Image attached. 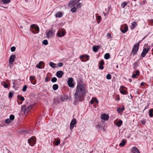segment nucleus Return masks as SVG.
<instances>
[{
    "mask_svg": "<svg viewBox=\"0 0 153 153\" xmlns=\"http://www.w3.org/2000/svg\"><path fill=\"white\" fill-rule=\"evenodd\" d=\"M85 94V91L84 87L80 84H78L76 91L74 94L75 102H77L82 101Z\"/></svg>",
    "mask_w": 153,
    "mask_h": 153,
    "instance_id": "1",
    "label": "nucleus"
},
{
    "mask_svg": "<svg viewBox=\"0 0 153 153\" xmlns=\"http://www.w3.org/2000/svg\"><path fill=\"white\" fill-rule=\"evenodd\" d=\"M30 30L33 33L36 34L39 32V29L38 26L34 24L30 26Z\"/></svg>",
    "mask_w": 153,
    "mask_h": 153,
    "instance_id": "2",
    "label": "nucleus"
},
{
    "mask_svg": "<svg viewBox=\"0 0 153 153\" xmlns=\"http://www.w3.org/2000/svg\"><path fill=\"white\" fill-rule=\"evenodd\" d=\"M80 0H71L68 3V6L70 7H72L76 5L80 1Z\"/></svg>",
    "mask_w": 153,
    "mask_h": 153,
    "instance_id": "3",
    "label": "nucleus"
},
{
    "mask_svg": "<svg viewBox=\"0 0 153 153\" xmlns=\"http://www.w3.org/2000/svg\"><path fill=\"white\" fill-rule=\"evenodd\" d=\"M120 29L122 32L124 33L128 30V26L127 25H122Z\"/></svg>",
    "mask_w": 153,
    "mask_h": 153,
    "instance_id": "4",
    "label": "nucleus"
},
{
    "mask_svg": "<svg viewBox=\"0 0 153 153\" xmlns=\"http://www.w3.org/2000/svg\"><path fill=\"white\" fill-rule=\"evenodd\" d=\"M28 142L31 146H33L36 142L35 137H31L28 139Z\"/></svg>",
    "mask_w": 153,
    "mask_h": 153,
    "instance_id": "5",
    "label": "nucleus"
},
{
    "mask_svg": "<svg viewBox=\"0 0 153 153\" xmlns=\"http://www.w3.org/2000/svg\"><path fill=\"white\" fill-rule=\"evenodd\" d=\"M139 45L137 44V45H134L133 47L131 53H132L134 55L136 54L138 51L139 49Z\"/></svg>",
    "mask_w": 153,
    "mask_h": 153,
    "instance_id": "6",
    "label": "nucleus"
},
{
    "mask_svg": "<svg viewBox=\"0 0 153 153\" xmlns=\"http://www.w3.org/2000/svg\"><path fill=\"white\" fill-rule=\"evenodd\" d=\"M73 79L72 78H69L67 81L68 86L70 87H73L74 84L73 83Z\"/></svg>",
    "mask_w": 153,
    "mask_h": 153,
    "instance_id": "7",
    "label": "nucleus"
},
{
    "mask_svg": "<svg viewBox=\"0 0 153 153\" xmlns=\"http://www.w3.org/2000/svg\"><path fill=\"white\" fill-rule=\"evenodd\" d=\"M76 121L75 119H74L71 120L70 125V128L71 129H73L75 125L76 124Z\"/></svg>",
    "mask_w": 153,
    "mask_h": 153,
    "instance_id": "8",
    "label": "nucleus"
},
{
    "mask_svg": "<svg viewBox=\"0 0 153 153\" xmlns=\"http://www.w3.org/2000/svg\"><path fill=\"white\" fill-rule=\"evenodd\" d=\"M16 58L15 55H12L10 56L9 58V63L13 65V62L15 61V59Z\"/></svg>",
    "mask_w": 153,
    "mask_h": 153,
    "instance_id": "9",
    "label": "nucleus"
},
{
    "mask_svg": "<svg viewBox=\"0 0 153 153\" xmlns=\"http://www.w3.org/2000/svg\"><path fill=\"white\" fill-rule=\"evenodd\" d=\"M55 31L53 30H49L47 33H46L47 38H48L49 37H52L54 36Z\"/></svg>",
    "mask_w": 153,
    "mask_h": 153,
    "instance_id": "10",
    "label": "nucleus"
},
{
    "mask_svg": "<svg viewBox=\"0 0 153 153\" xmlns=\"http://www.w3.org/2000/svg\"><path fill=\"white\" fill-rule=\"evenodd\" d=\"M149 49V48L143 49V50L141 54V56L142 57H143L145 56L146 54L148 52Z\"/></svg>",
    "mask_w": 153,
    "mask_h": 153,
    "instance_id": "11",
    "label": "nucleus"
},
{
    "mask_svg": "<svg viewBox=\"0 0 153 153\" xmlns=\"http://www.w3.org/2000/svg\"><path fill=\"white\" fill-rule=\"evenodd\" d=\"M64 74V72L62 71H58L56 72V76L58 78H61L63 74Z\"/></svg>",
    "mask_w": 153,
    "mask_h": 153,
    "instance_id": "12",
    "label": "nucleus"
},
{
    "mask_svg": "<svg viewBox=\"0 0 153 153\" xmlns=\"http://www.w3.org/2000/svg\"><path fill=\"white\" fill-rule=\"evenodd\" d=\"M60 103H61V100L59 98H55L54 99L53 103L54 105H57Z\"/></svg>",
    "mask_w": 153,
    "mask_h": 153,
    "instance_id": "13",
    "label": "nucleus"
},
{
    "mask_svg": "<svg viewBox=\"0 0 153 153\" xmlns=\"http://www.w3.org/2000/svg\"><path fill=\"white\" fill-rule=\"evenodd\" d=\"M101 117L102 119L107 120L108 119L109 116L108 115L104 113L102 115Z\"/></svg>",
    "mask_w": 153,
    "mask_h": 153,
    "instance_id": "14",
    "label": "nucleus"
},
{
    "mask_svg": "<svg viewBox=\"0 0 153 153\" xmlns=\"http://www.w3.org/2000/svg\"><path fill=\"white\" fill-rule=\"evenodd\" d=\"M65 31H62L59 32L57 33V36L59 37H62L64 36L65 35Z\"/></svg>",
    "mask_w": 153,
    "mask_h": 153,
    "instance_id": "15",
    "label": "nucleus"
},
{
    "mask_svg": "<svg viewBox=\"0 0 153 153\" xmlns=\"http://www.w3.org/2000/svg\"><path fill=\"white\" fill-rule=\"evenodd\" d=\"M30 79L31 83L33 85H35L36 83V81L34 80L35 78L33 76H30Z\"/></svg>",
    "mask_w": 153,
    "mask_h": 153,
    "instance_id": "16",
    "label": "nucleus"
},
{
    "mask_svg": "<svg viewBox=\"0 0 153 153\" xmlns=\"http://www.w3.org/2000/svg\"><path fill=\"white\" fill-rule=\"evenodd\" d=\"M55 16L56 17L61 18L63 14L62 12L59 11L56 13Z\"/></svg>",
    "mask_w": 153,
    "mask_h": 153,
    "instance_id": "17",
    "label": "nucleus"
},
{
    "mask_svg": "<svg viewBox=\"0 0 153 153\" xmlns=\"http://www.w3.org/2000/svg\"><path fill=\"white\" fill-rule=\"evenodd\" d=\"M137 24L136 22H134L131 23V25L130 26L131 29H134L137 25Z\"/></svg>",
    "mask_w": 153,
    "mask_h": 153,
    "instance_id": "18",
    "label": "nucleus"
},
{
    "mask_svg": "<svg viewBox=\"0 0 153 153\" xmlns=\"http://www.w3.org/2000/svg\"><path fill=\"white\" fill-rule=\"evenodd\" d=\"M114 123L116 126L119 127L122 125L123 121L121 120H120L118 122H114Z\"/></svg>",
    "mask_w": 153,
    "mask_h": 153,
    "instance_id": "19",
    "label": "nucleus"
},
{
    "mask_svg": "<svg viewBox=\"0 0 153 153\" xmlns=\"http://www.w3.org/2000/svg\"><path fill=\"white\" fill-rule=\"evenodd\" d=\"M132 153H140L138 149L135 147L132 148Z\"/></svg>",
    "mask_w": 153,
    "mask_h": 153,
    "instance_id": "20",
    "label": "nucleus"
},
{
    "mask_svg": "<svg viewBox=\"0 0 153 153\" xmlns=\"http://www.w3.org/2000/svg\"><path fill=\"white\" fill-rule=\"evenodd\" d=\"M100 48V46L97 45V46H94L93 47V50L94 52H97L98 50Z\"/></svg>",
    "mask_w": 153,
    "mask_h": 153,
    "instance_id": "21",
    "label": "nucleus"
},
{
    "mask_svg": "<svg viewBox=\"0 0 153 153\" xmlns=\"http://www.w3.org/2000/svg\"><path fill=\"white\" fill-rule=\"evenodd\" d=\"M135 74H133L132 75V77L133 78H137V76L139 74L140 72L139 71L137 70L135 72Z\"/></svg>",
    "mask_w": 153,
    "mask_h": 153,
    "instance_id": "22",
    "label": "nucleus"
},
{
    "mask_svg": "<svg viewBox=\"0 0 153 153\" xmlns=\"http://www.w3.org/2000/svg\"><path fill=\"white\" fill-rule=\"evenodd\" d=\"M59 99H60L61 102H64L65 100H67V97L65 95H62Z\"/></svg>",
    "mask_w": 153,
    "mask_h": 153,
    "instance_id": "23",
    "label": "nucleus"
},
{
    "mask_svg": "<svg viewBox=\"0 0 153 153\" xmlns=\"http://www.w3.org/2000/svg\"><path fill=\"white\" fill-rule=\"evenodd\" d=\"M32 106L31 105H30L29 106H28L26 108H25V113H27L30 110L31 108L32 107Z\"/></svg>",
    "mask_w": 153,
    "mask_h": 153,
    "instance_id": "24",
    "label": "nucleus"
},
{
    "mask_svg": "<svg viewBox=\"0 0 153 153\" xmlns=\"http://www.w3.org/2000/svg\"><path fill=\"white\" fill-rule=\"evenodd\" d=\"M49 65L51 67H52L53 68H55L56 67V64L52 62H50L49 63Z\"/></svg>",
    "mask_w": 153,
    "mask_h": 153,
    "instance_id": "25",
    "label": "nucleus"
},
{
    "mask_svg": "<svg viewBox=\"0 0 153 153\" xmlns=\"http://www.w3.org/2000/svg\"><path fill=\"white\" fill-rule=\"evenodd\" d=\"M153 109H150L149 111V116L150 117H152L153 116Z\"/></svg>",
    "mask_w": 153,
    "mask_h": 153,
    "instance_id": "26",
    "label": "nucleus"
},
{
    "mask_svg": "<svg viewBox=\"0 0 153 153\" xmlns=\"http://www.w3.org/2000/svg\"><path fill=\"white\" fill-rule=\"evenodd\" d=\"M60 140L59 139L57 140H55L53 141L54 143L56 146L59 145L60 144Z\"/></svg>",
    "mask_w": 153,
    "mask_h": 153,
    "instance_id": "27",
    "label": "nucleus"
},
{
    "mask_svg": "<svg viewBox=\"0 0 153 153\" xmlns=\"http://www.w3.org/2000/svg\"><path fill=\"white\" fill-rule=\"evenodd\" d=\"M59 86L57 84H54L53 86V89L54 90H56L58 88Z\"/></svg>",
    "mask_w": 153,
    "mask_h": 153,
    "instance_id": "28",
    "label": "nucleus"
},
{
    "mask_svg": "<svg viewBox=\"0 0 153 153\" xmlns=\"http://www.w3.org/2000/svg\"><path fill=\"white\" fill-rule=\"evenodd\" d=\"M110 58V55L109 53H106L104 55V58L106 59H108Z\"/></svg>",
    "mask_w": 153,
    "mask_h": 153,
    "instance_id": "29",
    "label": "nucleus"
},
{
    "mask_svg": "<svg viewBox=\"0 0 153 153\" xmlns=\"http://www.w3.org/2000/svg\"><path fill=\"white\" fill-rule=\"evenodd\" d=\"M126 144V142L123 139L122 140V141H121V142L119 144V145L120 146H124Z\"/></svg>",
    "mask_w": 153,
    "mask_h": 153,
    "instance_id": "30",
    "label": "nucleus"
},
{
    "mask_svg": "<svg viewBox=\"0 0 153 153\" xmlns=\"http://www.w3.org/2000/svg\"><path fill=\"white\" fill-rule=\"evenodd\" d=\"M57 80V79L56 77H53L51 79V81L53 82L54 83L56 82Z\"/></svg>",
    "mask_w": 153,
    "mask_h": 153,
    "instance_id": "31",
    "label": "nucleus"
},
{
    "mask_svg": "<svg viewBox=\"0 0 153 153\" xmlns=\"http://www.w3.org/2000/svg\"><path fill=\"white\" fill-rule=\"evenodd\" d=\"M128 3L124 2L121 4V7L123 8H124L125 6L128 4Z\"/></svg>",
    "mask_w": 153,
    "mask_h": 153,
    "instance_id": "32",
    "label": "nucleus"
},
{
    "mask_svg": "<svg viewBox=\"0 0 153 153\" xmlns=\"http://www.w3.org/2000/svg\"><path fill=\"white\" fill-rule=\"evenodd\" d=\"M10 120H13L15 118L13 114H11L10 116Z\"/></svg>",
    "mask_w": 153,
    "mask_h": 153,
    "instance_id": "33",
    "label": "nucleus"
},
{
    "mask_svg": "<svg viewBox=\"0 0 153 153\" xmlns=\"http://www.w3.org/2000/svg\"><path fill=\"white\" fill-rule=\"evenodd\" d=\"M106 78L107 79H111V75L109 74H108L106 76Z\"/></svg>",
    "mask_w": 153,
    "mask_h": 153,
    "instance_id": "34",
    "label": "nucleus"
},
{
    "mask_svg": "<svg viewBox=\"0 0 153 153\" xmlns=\"http://www.w3.org/2000/svg\"><path fill=\"white\" fill-rule=\"evenodd\" d=\"M42 44L45 45H47L48 44V42L47 40H44L42 41Z\"/></svg>",
    "mask_w": 153,
    "mask_h": 153,
    "instance_id": "35",
    "label": "nucleus"
},
{
    "mask_svg": "<svg viewBox=\"0 0 153 153\" xmlns=\"http://www.w3.org/2000/svg\"><path fill=\"white\" fill-rule=\"evenodd\" d=\"M76 9L75 7H73L71 9V11L72 12H75L76 11Z\"/></svg>",
    "mask_w": 153,
    "mask_h": 153,
    "instance_id": "36",
    "label": "nucleus"
},
{
    "mask_svg": "<svg viewBox=\"0 0 153 153\" xmlns=\"http://www.w3.org/2000/svg\"><path fill=\"white\" fill-rule=\"evenodd\" d=\"M4 3L7 4L9 3L10 1V0H2Z\"/></svg>",
    "mask_w": 153,
    "mask_h": 153,
    "instance_id": "37",
    "label": "nucleus"
},
{
    "mask_svg": "<svg viewBox=\"0 0 153 153\" xmlns=\"http://www.w3.org/2000/svg\"><path fill=\"white\" fill-rule=\"evenodd\" d=\"M5 122L6 124H8L10 123L11 120L9 119L8 118L6 119L5 120Z\"/></svg>",
    "mask_w": 153,
    "mask_h": 153,
    "instance_id": "38",
    "label": "nucleus"
},
{
    "mask_svg": "<svg viewBox=\"0 0 153 153\" xmlns=\"http://www.w3.org/2000/svg\"><path fill=\"white\" fill-rule=\"evenodd\" d=\"M17 97L19 98L20 99V100H21L22 101H23L25 100L24 98L23 97H22V96H21L18 95V96H17Z\"/></svg>",
    "mask_w": 153,
    "mask_h": 153,
    "instance_id": "39",
    "label": "nucleus"
},
{
    "mask_svg": "<svg viewBox=\"0 0 153 153\" xmlns=\"http://www.w3.org/2000/svg\"><path fill=\"white\" fill-rule=\"evenodd\" d=\"M27 86L26 85H25L23 87L22 91H26L27 88Z\"/></svg>",
    "mask_w": 153,
    "mask_h": 153,
    "instance_id": "40",
    "label": "nucleus"
},
{
    "mask_svg": "<svg viewBox=\"0 0 153 153\" xmlns=\"http://www.w3.org/2000/svg\"><path fill=\"white\" fill-rule=\"evenodd\" d=\"M120 93L123 94H126V91L125 90H120Z\"/></svg>",
    "mask_w": 153,
    "mask_h": 153,
    "instance_id": "41",
    "label": "nucleus"
},
{
    "mask_svg": "<svg viewBox=\"0 0 153 153\" xmlns=\"http://www.w3.org/2000/svg\"><path fill=\"white\" fill-rule=\"evenodd\" d=\"M26 105H24L22 106L21 107V111L25 112V109Z\"/></svg>",
    "mask_w": 153,
    "mask_h": 153,
    "instance_id": "42",
    "label": "nucleus"
},
{
    "mask_svg": "<svg viewBox=\"0 0 153 153\" xmlns=\"http://www.w3.org/2000/svg\"><path fill=\"white\" fill-rule=\"evenodd\" d=\"M16 48L15 47H14V46L10 48L11 51L12 52H13L15 51V50H16Z\"/></svg>",
    "mask_w": 153,
    "mask_h": 153,
    "instance_id": "43",
    "label": "nucleus"
},
{
    "mask_svg": "<svg viewBox=\"0 0 153 153\" xmlns=\"http://www.w3.org/2000/svg\"><path fill=\"white\" fill-rule=\"evenodd\" d=\"M63 65V63L62 62H59L57 64L58 66L59 67H62Z\"/></svg>",
    "mask_w": 153,
    "mask_h": 153,
    "instance_id": "44",
    "label": "nucleus"
},
{
    "mask_svg": "<svg viewBox=\"0 0 153 153\" xmlns=\"http://www.w3.org/2000/svg\"><path fill=\"white\" fill-rule=\"evenodd\" d=\"M82 4L81 3H79L76 5V7L77 8H80Z\"/></svg>",
    "mask_w": 153,
    "mask_h": 153,
    "instance_id": "45",
    "label": "nucleus"
},
{
    "mask_svg": "<svg viewBox=\"0 0 153 153\" xmlns=\"http://www.w3.org/2000/svg\"><path fill=\"white\" fill-rule=\"evenodd\" d=\"M13 95V93L12 92H10L9 94V97L10 98H11L12 97Z\"/></svg>",
    "mask_w": 153,
    "mask_h": 153,
    "instance_id": "46",
    "label": "nucleus"
},
{
    "mask_svg": "<svg viewBox=\"0 0 153 153\" xmlns=\"http://www.w3.org/2000/svg\"><path fill=\"white\" fill-rule=\"evenodd\" d=\"M94 102H95L96 103H98V101L96 98H94Z\"/></svg>",
    "mask_w": 153,
    "mask_h": 153,
    "instance_id": "47",
    "label": "nucleus"
},
{
    "mask_svg": "<svg viewBox=\"0 0 153 153\" xmlns=\"http://www.w3.org/2000/svg\"><path fill=\"white\" fill-rule=\"evenodd\" d=\"M99 64L100 65H103L104 64V61L103 60H101V61L100 62Z\"/></svg>",
    "mask_w": 153,
    "mask_h": 153,
    "instance_id": "48",
    "label": "nucleus"
},
{
    "mask_svg": "<svg viewBox=\"0 0 153 153\" xmlns=\"http://www.w3.org/2000/svg\"><path fill=\"white\" fill-rule=\"evenodd\" d=\"M36 67L38 68H39V69H41L42 68V67H41V66L39 65V64H37L36 65Z\"/></svg>",
    "mask_w": 153,
    "mask_h": 153,
    "instance_id": "49",
    "label": "nucleus"
},
{
    "mask_svg": "<svg viewBox=\"0 0 153 153\" xmlns=\"http://www.w3.org/2000/svg\"><path fill=\"white\" fill-rule=\"evenodd\" d=\"M3 86L4 88H8V85L7 84L5 83L3 85Z\"/></svg>",
    "mask_w": 153,
    "mask_h": 153,
    "instance_id": "50",
    "label": "nucleus"
},
{
    "mask_svg": "<svg viewBox=\"0 0 153 153\" xmlns=\"http://www.w3.org/2000/svg\"><path fill=\"white\" fill-rule=\"evenodd\" d=\"M104 68V67L103 66V65H100V66H99V69L100 70L103 69Z\"/></svg>",
    "mask_w": 153,
    "mask_h": 153,
    "instance_id": "51",
    "label": "nucleus"
},
{
    "mask_svg": "<svg viewBox=\"0 0 153 153\" xmlns=\"http://www.w3.org/2000/svg\"><path fill=\"white\" fill-rule=\"evenodd\" d=\"M49 80V77L48 76L46 77L45 79V81L47 82Z\"/></svg>",
    "mask_w": 153,
    "mask_h": 153,
    "instance_id": "52",
    "label": "nucleus"
},
{
    "mask_svg": "<svg viewBox=\"0 0 153 153\" xmlns=\"http://www.w3.org/2000/svg\"><path fill=\"white\" fill-rule=\"evenodd\" d=\"M44 63V62H43L40 61L39 62V64L41 66V65H42Z\"/></svg>",
    "mask_w": 153,
    "mask_h": 153,
    "instance_id": "53",
    "label": "nucleus"
},
{
    "mask_svg": "<svg viewBox=\"0 0 153 153\" xmlns=\"http://www.w3.org/2000/svg\"><path fill=\"white\" fill-rule=\"evenodd\" d=\"M142 41V40L139 41L138 42H137V43H135L134 45H137V44H138L139 45V44Z\"/></svg>",
    "mask_w": 153,
    "mask_h": 153,
    "instance_id": "54",
    "label": "nucleus"
},
{
    "mask_svg": "<svg viewBox=\"0 0 153 153\" xmlns=\"http://www.w3.org/2000/svg\"><path fill=\"white\" fill-rule=\"evenodd\" d=\"M85 57V56L84 55H82L80 56V59H82L83 58Z\"/></svg>",
    "mask_w": 153,
    "mask_h": 153,
    "instance_id": "55",
    "label": "nucleus"
},
{
    "mask_svg": "<svg viewBox=\"0 0 153 153\" xmlns=\"http://www.w3.org/2000/svg\"><path fill=\"white\" fill-rule=\"evenodd\" d=\"M97 19L98 20H100L101 19V17L100 16H97Z\"/></svg>",
    "mask_w": 153,
    "mask_h": 153,
    "instance_id": "56",
    "label": "nucleus"
},
{
    "mask_svg": "<svg viewBox=\"0 0 153 153\" xmlns=\"http://www.w3.org/2000/svg\"><path fill=\"white\" fill-rule=\"evenodd\" d=\"M85 56V57L86 58H87V60H88L89 59V56L87 55H86Z\"/></svg>",
    "mask_w": 153,
    "mask_h": 153,
    "instance_id": "57",
    "label": "nucleus"
},
{
    "mask_svg": "<svg viewBox=\"0 0 153 153\" xmlns=\"http://www.w3.org/2000/svg\"><path fill=\"white\" fill-rule=\"evenodd\" d=\"M94 99H92L90 101V103L91 104H92L94 102Z\"/></svg>",
    "mask_w": 153,
    "mask_h": 153,
    "instance_id": "58",
    "label": "nucleus"
},
{
    "mask_svg": "<svg viewBox=\"0 0 153 153\" xmlns=\"http://www.w3.org/2000/svg\"><path fill=\"white\" fill-rule=\"evenodd\" d=\"M107 36L108 37H111V34L110 33H107Z\"/></svg>",
    "mask_w": 153,
    "mask_h": 153,
    "instance_id": "59",
    "label": "nucleus"
},
{
    "mask_svg": "<svg viewBox=\"0 0 153 153\" xmlns=\"http://www.w3.org/2000/svg\"><path fill=\"white\" fill-rule=\"evenodd\" d=\"M124 109H125V108H124V106H123V107H122V108H121L120 109V110H121V111H122L124 110Z\"/></svg>",
    "mask_w": 153,
    "mask_h": 153,
    "instance_id": "60",
    "label": "nucleus"
},
{
    "mask_svg": "<svg viewBox=\"0 0 153 153\" xmlns=\"http://www.w3.org/2000/svg\"><path fill=\"white\" fill-rule=\"evenodd\" d=\"M144 85V82H142L140 83V85L141 86H143Z\"/></svg>",
    "mask_w": 153,
    "mask_h": 153,
    "instance_id": "61",
    "label": "nucleus"
},
{
    "mask_svg": "<svg viewBox=\"0 0 153 153\" xmlns=\"http://www.w3.org/2000/svg\"><path fill=\"white\" fill-rule=\"evenodd\" d=\"M120 109L119 108H117V111L119 113L120 112Z\"/></svg>",
    "mask_w": 153,
    "mask_h": 153,
    "instance_id": "62",
    "label": "nucleus"
},
{
    "mask_svg": "<svg viewBox=\"0 0 153 153\" xmlns=\"http://www.w3.org/2000/svg\"><path fill=\"white\" fill-rule=\"evenodd\" d=\"M125 88V87H124L123 86H121L120 88L122 89H123L124 88Z\"/></svg>",
    "mask_w": 153,
    "mask_h": 153,
    "instance_id": "63",
    "label": "nucleus"
},
{
    "mask_svg": "<svg viewBox=\"0 0 153 153\" xmlns=\"http://www.w3.org/2000/svg\"><path fill=\"white\" fill-rule=\"evenodd\" d=\"M147 36H145L142 39V40H143Z\"/></svg>",
    "mask_w": 153,
    "mask_h": 153,
    "instance_id": "64",
    "label": "nucleus"
}]
</instances>
